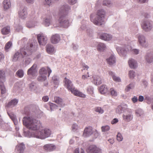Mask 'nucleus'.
Segmentation results:
<instances>
[{
    "instance_id": "nucleus-47",
    "label": "nucleus",
    "mask_w": 153,
    "mask_h": 153,
    "mask_svg": "<svg viewBox=\"0 0 153 153\" xmlns=\"http://www.w3.org/2000/svg\"><path fill=\"white\" fill-rule=\"evenodd\" d=\"M111 4V1L108 0H104L102 1V4L103 6H109Z\"/></svg>"
},
{
    "instance_id": "nucleus-58",
    "label": "nucleus",
    "mask_w": 153,
    "mask_h": 153,
    "mask_svg": "<svg viewBox=\"0 0 153 153\" xmlns=\"http://www.w3.org/2000/svg\"><path fill=\"white\" fill-rule=\"evenodd\" d=\"M72 130L74 131H76V130L78 129V125L76 124H74L72 127Z\"/></svg>"
},
{
    "instance_id": "nucleus-6",
    "label": "nucleus",
    "mask_w": 153,
    "mask_h": 153,
    "mask_svg": "<svg viewBox=\"0 0 153 153\" xmlns=\"http://www.w3.org/2000/svg\"><path fill=\"white\" fill-rule=\"evenodd\" d=\"M131 48L129 46L126 47L125 48H122L118 47L116 48V50L120 56H124L126 55L127 52L131 50Z\"/></svg>"
},
{
    "instance_id": "nucleus-10",
    "label": "nucleus",
    "mask_w": 153,
    "mask_h": 153,
    "mask_svg": "<svg viewBox=\"0 0 153 153\" xmlns=\"http://www.w3.org/2000/svg\"><path fill=\"white\" fill-rule=\"evenodd\" d=\"M38 42L40 45H45L47 43V38L43 34H39L37 35Z\"/></svg>"
},
{
    "instance_id": "nucleus-61",
    "label": "nucleus",
    "mask_w": 153,
    "mask_h": 153,
    "mask_svg": "<svg viewBox=\"0 0 153 153\" xmlns=\"http://www.w3.org/2000/svg\"><path fill=\"white\" fill-rule=\"evenodd\" d=\"M22 27L20 25H18L16 27V30L17 31L19 32L21 31L22 29Z\"/></svg>"
},
{
    "instance_id": "nucleus-41",
    "label": "nucleus",
    "mask_w": 153,
    "mask_h": 153,
    "mask_svg": "<svg viewBox=\"0 0 153 153\" xmlns=\"http://www.w3.org/2000/svg\"><path fill=\"white\" fill-rule=\"evenodd\" d=\"M12 46V43L11 41H9L5 45L4 47L5 50L7 51L10 48H11Z\"/></svg>"
},
{
    "instance_id": "nucleus-51",
    "label": "nucleus",
    "mask_w": 153,
    "mask_h": 153,
    "mask_svg": "<svg viewBox=\"0 0 153 153\" xmlns=\"http://www.w3.org/2000/svg\"><path fill=\"white\" fill-rule=\"evenodd\" d=\"M145 100L147 101V103L149 104H150L151 102L152 103L153 101V100L148 96H146L145 97Z\"/></svg>"
},
{
    "instance_id": "nucleus-56",
    "label": "nucleus",
    "mask_w": 153,
    "mask_h": 153,
    "mask_svg": "<svg viewBox=\"0 0 153 153\" xmlns=\"http://www.w3.org/2000/svg\"><path fill=\"white\" fill-rule=\"evenodd\" d=\"M117 140L119 142L122 141L123 140V137L122 135L120 133H118L117 136Z\"/></svg>"
},
{
    "instance_id": "nucleus-36",
    "label": "nucleus",
    "mask_w": 153,
    "mask_h": 153,
    "mask_svg": "<svg viewBox=\"0 0 153 153\" xmlns=\"http://www.w3.org/2000/svg\"><path fill=\"white\" fill-rule=\"evenodd\" d=\"M16 76L19 78H22L24 75V71L22 69H19L16 73Z\"/></svg>"
},
{
    "instance_id": "nucleus-11",
    "label": "nucleus",
    "mask_w": 153,
    "mask_h": 153,
    "mask_svg": "<svg viewBox=\"0 0 153 153\" xmlns=\"http://www.w3.org/2000/svg\"><path fill=\"white\" fill-rule=\"evenodd\" d=\"M138 42L139 44L143 47H146L148 44L146 41L144 36L142 35H139L138 36Z\"/></svg>"
},
{
    "instance_id": "nucleus-4",
    "label": "nucleus",
    "mask_w": 153,
    "mask_h": 153,
    "mask_svg": "<svg viewBox=\"0 0 153 153\" xmlns=\"http://www.w3.org/2000/svg\"><path fill=\"white\" fill-rule=\"evenodd\" d=\"M105 14V12L104 10H99L97 11L96 15L92 14L90 15V20L96 25H101L102 23L103 22Z\"/></svg>"
},
{
    "instance_id": "nucleus-27",
    "label": "nucleus",
    "mask_w": 153,
    "mask_h": 153,
    "mask_svg": "<svg viewBox=\"0 0 153 153\" xmlns=\"http://www.w3.org/2000/svg\"><path fill=\"white\" fill-rule=\"evenodd\" d=\"M128 63L130 67L131 68H135L137 66V62L133 59H130L128 61Z\"/></svg>"
},
{
    "instance_id": "nucleus-39",
    "label": "nucleus",
    "mask_w": 153,
    "mask_h": 153,
    "mask_svg": "<svg viewBox=\"0 0 153 153\" xmlns=\"http://www.w3.org/2000/svg\"><path fill=\"white\" fill-rule=\"evenodd\" d=\"M3 82H0V88L1 94H4L6 91V88Z\"/></svg>"
},
{
    "instance_id": "nucleus-8",
    "label": "nucleus",
    "mask_w": 153,
    "mask_h": 153,
    "mask_svg": "<svg viewBox=\"0 0 153 153\" xmlns=\"http://www.w3.org/2000/svg\"><path fill=\"white\" fill-rule=\"evenodd\" d=\"M88 153H102V150L95 145H91L87 148Z\"/></svg>"
},
{
    "instance_id": "nucleus-46",
    "label": "nucleus",
    "mask_w": 153,
    "mask_h": 153,
    "mask_svg": "<svg viewBox=\"0 0 153 153\" xmlns=\"http://www.w3.org/2000/svg\"><path fill=\"white\" fill-rule=\"evenodd\" d=\"M73 153H85V152L82 149H79V148H77L74 150Z\"/></svg>"
},
{
    "instance_id": "nucleus-43",
    "label": "nucleus",
    "mask_w": 153,
    "mask_h": 153,
    "mask_svg": "<svg viewBox=\"0 0 153 153\" xmlns=\"http://www.w3.org/2000/svg\"><path fill=\"white\" fill-rule=\"evenodd\" d=\"M10 118L13 120L14 124L16 125L17 124V122L16 119L15 118V116L13 114H8Z\"/></svg>"
},
{
    "instance_id": "nucleus-7",
    "label": "nucleus",
    "mask_w": 153,
    "mask_h": 153,
    "mask_svg": "<svg viewBox=\"0 0 153 153\" xmlns=\"http://www.w3.org/2000/svg\"><path fill=\"white\" fill-rule=\"evenodd\" d=\"M142 27L143 29L145 31H149L152 28V21L149 20L145 21L142 24Z\"/></svg>"
},
{
    "instance_id": "nucleus-13",
    "label": "nucleus",
    "mask_w": 153,
    "mask_h": 153,
    "mask_svg": "<svg viewBox=\"0 0 153 153\" xmlns=\"http://www.w3.org/2000/svg\"><path fill=\"white\" fill-rule=\"evenodd\" d=\"M18 14L19 17L21 18L24 19L26 18L27 14L26 7L23 6L21 7L18 11Z\"/></svg>"
},
{
    "instance_id": "nucleus-24",
    "label": "nucleus",
    "mask_w": 153,
    "mask_h": 153,
    "mask_svg": "<svg viewBox=\"0 0 153 153\" xmlns=\"http://www.w3.org/2000/svg\"><path fill=\"white\" fill-rule=\"evenodd\" d=\"M18 102V100L16 99H13L8 102L6 105V107L11 108L17 105Z\"/></svg>"
},
{
    "instance_id": "nucleus-44",
    "label": "nucleus",
    "mask_w": 153,
    "mask_h": 153,
    "mask_svg": "<svg viewBox=\"0 0 153 153\" xmlns=\"http://www.w3.org/2000/svg\"><path fill=\"white\" fill-rule=\"evenodd\" d=\"M128 75L130 78H133L135 76V73L133 70H131L129 71Z\"/></svg>"
},
{
    "instance_id": "nucleus-50",
    "label": "nucleus",
    "mask_w": 153,
    "mask_h": 153,
    "mask_svg": "<svg viewBox=\"0 0 153 153\" xmlns=\"http://www.w3.org/2000/svg\"><path fill=\"white\" fill-rule=\"evenodd\" d=\"M50 106L51 111L57 108L58 107L56 104L52 103H50Z\"/></svg>"
},
{
    "instance_id": "nucleus-59",
    "label": "nucleus",
    "mask_w": 153,
    "mask_h": 153,
    "mask_svg": "<svg viewBox=\"0 0 153 153\" xmlns=\"http://www.w3.org/2000/svg\"><path fill=\"white\" fill-rule=\"evenodd\" d=\"M27 39L26 38H24L21 40L19 41L18 42V44L21 43L23 45L24 44L25 45L26 42L27 41Z\"/></svg>"
},
{
    "instance_id": "nucleus-25",
    "label": "nucleus",
    "mask_w": 153,
    "mask_h": 153,
    "mask_svg": "<svg viewBox=\"0 0 153 153\" xmlns=\"http://www.w3.org/2000/svg\"><path fill=\"white\" fill-rule=\"evenodd\" d=\"M107 61L110 65H112L116 62V58L114 56L112 55L106 59Z\"/></svg>"
},
{
    "instance_id": "nucleus-32",
    "label": "nucleus",
    "mask_w": 153,
    "mask_h": 153,
    "mask_svg": "<svg viewBox=\"0 0 153 153\" xmlns=\"http://www.w3.org/2000/svg\"><path fill=\"white\" fill-rule=\"evenodd\" d=\"M100 92L102 94L106 93L108 91V88L105 85H102L99 88Z\"/></svg>"
},
{
    "instance_id": "nucleus-12",
    "label": "nucleus",
    "mask_w": 153,
    "mask_h": 153,
    "mask_svg": "<svg viewBox=\"0 0 153 153\" xmlns=\"http://www.w3.org/2000/svg\"><path fill=\"white\" fill-rule=\"evenodd\" d=\"M56 146L53 144H47L43 146V149L47 152H51L55 150Z\"/></svg>"
},
{
    "instance_id": "nucleus-31",
    "label": "nucleus",
    "mask_w": 153,
    "mask_h": 153,
    "mask_svg": "<svg viewBox=\"0 0 153 153\" xmlns=\"http://www.w3.org/2000/svg\"><path fill=\"white\" fill-rule=\"evenodd\" d=\"M146 59L149 63L152 62L153 61V54L152 53H148L146 56Z\"/></svg>"
},
{
    "instance_id": "nucleus-26",
    "label": "nucleus",
    "mask_w": 153,
    "mask_h": 153,
    "mask_svg": "<svg viewBox=\"0 0 153 153\" xmlns=\"http://www.w3.org/2000/svg\"><path fill=\"white\" fill-rule=\"evenodd\" d=\"M53 101L59 104L61 107H63L65 106V105L62 101V100L59 97H55L53 99Z\"/></svg>"
},
{
    "instance_id": "nucleus-5",
    "label": "nucleus",
    "mask_w": 153,
    "mask_h": 153,
    "mask_svg": "<svg viewBox=\"0 0 153 153\" xmlns=\"http://www.w3.org/2000/svg\"><path fill=\"white\" fill-rule=\"evenodd\" d=\"M37 65L34 64L27 71V74L29 79H34L38 75V71L37 69Z\"/></svg>"
},
{
    "instance_id": "nucleus-29",
    "label": "nucleus",
    "mask_w": 153,
    "mask_h": 153,
    "mask_svg": "<svg viewBox=\"0 0 153 153\" xmlns=\"http://www.w3.org/2000/svg\"><path fill=\"white\" fill-rule=\"evenodd\" d=\"M46 50L47 52L50 54H52L54 51V48L53 46L50 44H48L46 46Z\"/></svg>"
},
{
    "instance_id": "nucleus-19",
    "label": "nucleus",
    "mask_w": 153,
    "mask_h": 153,
    "mask_svg": "<svg viewBox=\"0 0 153 153\" xmlns=\"http://www.w3.org/2000/svg\"><path fill=\"white\" fill-rule=\"evenodd\" d=\"M60 40V37L58 34L53 35L51 38V42L54 44H56L59 42Z\"/></svg>"
},
{
    "instance_id": "nucleus-54",
    "label": "nucleus",
    "mask_w": 153,
    "mask_h": 153,
    "mask_svg": "<svg viewBox=\"0 0 153 153\" xmlns=\"http://www.w3.org/2000/svg\"><path fill=\"white\" fill-rule=\"evenodd\" d=\"M134 86V85L133 84L130 83V84L128 85L126 87V91L128 92L132 88H133Z\"/></svg>"
},
{
    "instance_id": "nucleus-9",
    "label": "nucleus",
    "mask_w": 153,
    "mask_h": 153,
    "mask_svg": "<svg viewBox=\"0 0 153 153\" xmlns=\"http://www.w3.org/2000/svg\"><path fill=\"white\" fill-rule=\"evenodd\" d=\"M64 86L68 90L70 91L74 87L72 82L69 79L65 77L63 80Z\"/></svg>"
},
{
    "instance_id": "nucleus-40",
    "label": "nucleus",
    "mask_w": 153,
    "mask_h": 153,
    "mask_svg": "<svg viewBox=\"0 0 153 153\" xmlns=\"http://www.w3.org/2000/svg\"><path fill=\"white\" fill-rule=\"evenodd\" d=\"M111 95L113 97H116L117 95V92L113 88H110L109 90Z\"/></svg>"
},
{
    "instance_id": "nucleus-15",
    "label": "nucleus",
    "mask_w": 153,
    "mask_h": 153,
    "mask_svg": "<svg viewBox=\"0 0 153 153\" xmlns=\"http://www.w3.org/2000/svg\"><path fill=\"white\" fill-rule=\"evenodd\" d=\"M122 117L123 120L124 121L126 122H129L133 119V116L132 112L129 111L123 114Z\"/></svg>"
},
{
    "instance_id": "nucleus-14",
    "label": "nucleus",
    "mask_w": 153,
    "mask_h": 153,
    "mask_svg": "<svg viewBox=\"0 0 153 153\" xmlns=\"http://www.w3.org/2000/svg\"><path fill=\"white\" fill-rule=\"evenodd\" d=\"M127 104H123L116 108V112L119 114L122 113L127 109Z\"/></svg>"
},
{
    "instance_id": "nucleus-62",
    "label": "nucleus",
    "mask_w": 153,
    "mask_h": 153,
    "mask_svg": "<svg viewBox=\"0 0 153 153\" xmlns=\"http://www.w3.org/2000/svg\"><path fill=\"white\" fill-rule=\"evenodd\" d=\"M133 53L135 54H138L139 52V50L136 49H134L131 50Z\"/></svg>"
},
{
    "instance_id": "nucleus-3",
    "label": "nucleus",
    "mask_w": 153,
    "mask_h": 153,
    "mask_svg": "<svg viewBox=\"0 0 153 153\" xmlns=\"http://www.w3.org/2000/svg\"><path fill=\"white\" fill-rule=\"evenodd\" d=\"M33 45L31 43H27L24 48L20 49V53L17 51L14 55L13 61L16 62L22 58L30 55L33 52Z\"/></svg>"
},
{
    "instance_id": "nucleus-16",
    "label": "nucleus",
    "mask_w": 153,
    "mask_h": 153,
    "mask_svg": "<svg viewBox=\"0 0 153 153\" xmlns=\"http://www.w3.org/2000/svg\"><path fill=\"white\" fill-rule=\"evenodd\" d=\"M93 133L92 127L91 126H89L85 128L84 129L83 135L85 137H89Z\"/></svg>"
},
{
    "instance_id": "nucleus-57",
    "label": "nucleus",
    "mask_w": 153,
    "mask_h": 153,
    "mask_svg": "<svg viewBox=\"0 0 153 153\" xmlns=\"http://www.w3.org/2000/svg\"><path fill=\"white\" fill-rule=\"evenodd\" d=\"M87 91L89 94H92L93 93V88L91 86H89L87 88Z\"/></svg>"
},
{
    "instance_id": "nucleus-17",
    "label": "nucleus",
    "mask_w": 153,
    "mask_h": 153,
    "mask_svg": "<svg viewBox=\"0 0 153 153\" xmlns=\"http://www.w3.org/2000/svg\"><path fill=\"white\" fill-rule=\"evenodd\" d=\"M43 24L46 27H48L52 23V18L51 16L46 17L43 19Z\"/></svg>"
},
{
    "instance_id": "nucleus-55",
    "label": "nucleus",
    "mask_w": 153,
    "mask_h": 153,
    "mask_svg": "<svg viewBox=\"0 0 153 153\" xmlns=\"http://www.w3.org/2000/svg\"><path fill=\"white\" fill-rule=\"evenodd\" d=\"M51 0H45L44 2V4L46 6H50L51 5Z\"/></svg>"
},
{
    "instance_id": "nucleus-53",
    "label": "nucleus",
    "mask_w": 153,
    "mask_h": 153,
    "mask_svg": "<svg viewBox=\"0 0 153 153\" xmlns=\"http://www.w3.org/2000/svg\"><path fill=\"white\" fill-rule=\"evenodd\" d=\"M31 59L29 58H27L25 59L24 64L25 66L29 64L30 63Z\"/></svg>"
},
{
    "instance_id": "nucleus-37",
    "label": "nucleus",
    "mask_w": 153,
    "mask_h": 153,
    "mask_svg": "<svg viewBox=\"0 0 153 153\" xmlns=\"http://www.w3.org/2000/svg\"><path fill=\"white\" fill-rule=\"evenodd\" d=\"M10 32V27L9 26H7L3 28L1 30V33L4 35L8 34Z\"/></svg>"
},
{
    "instance_id": "nucleus-18",
    "label": "nucleus",
    "mask_w": 153,
    "mask_h": 153,
    "mask_svg": "<svg viewBox=\"0 0 153 153\" xmlns=\"http://www.w3.org/2000/svg\"><path fill=\"white\" fill-rule=\"evenodd\" d=\"M51 72V70L48 67L46 68L43 67L39 71V73L40 75L46 74L48 73V76H49Z\"/></svg>"
},
{
    "instance_id": "nucleus-45",
    "label": "nucleus",
    "mask_w": 153,
    "mask_h": 153,
    "mask_svg": "<svg viewBox=\"0 0 153 153\" xmlns=\"http://www.w3.org/2000/svg\"><path fill=\"white\" fill-rule=\"evenodd\" d=\"M29 88L32 90H35L36 88V85L35 83L32 82L29 85Z\"/></svg>"
},
{
    "instance_id": "nucleus-52",
    "label": "nucleus",
    "mask_w": 153,
    "mask_h": 153,
    "mask_svg": "<svg viewBox=\"0 0 153 153\" xmlns=\"http://www.w3.org/2000/svg\"><path fill=\"white\" fill-rule=\"evenodd\" d=\"M136 114L140 116L143 113V110L141 109H138L135 111Z\"/></svg>"
},
{
    "instance_id": "nucleus-30",
    "label": "nucleus",
    "mask_w": 153,
    "mask_h": 153,
    "mask_svg": "<svg viewBox=\"0 0 153 153\" xmlns=\"http://www.w3.org/2000/svg\"><path fill=\"white\" fill-rule=\"evenodd\" d=\"M37 23V21L33 20L28 21L26 23V26L28 28H33L34 27Z\"/></svg>"
},
{
    "instance_id": "nucleus-34",
    "label": "nucleus",
    "mask_w": 153,
    "mask_h": 153,
    "mask_svg": "<svg viewBox=\"0 0 153 153\" xmlns=\"http://www.w3.org/2000/svg\"><path fill=\"white\" fill-rule=\"evenodd\" d=\"M106 48L105 45L102 43H99L97 45V50L99 51H102Z\"/></svg>"
},
{
    "instance_id": "nucleus-21",
    "label": "nucleus",
    "mask_w": 153,
    "mask_h": 153,
    "mask_svg": "<svg viewBox=\"0 0 153 153\" xmlns=\"http://www.w3.org/2000/svg\"><path fill=\"white\" fill-rule=\"evenodd\" d=\"M100 38L101 39L105 41H109L112 39V36L110 34L103 33L100 35Z\"/></svg>"
},
{
    "instance_id": "nucleus-48",
    "label": "nucleus",
    "mask_w": 153,
    "mask_h": 153,
    "mask_svg": "<svg viewBox=\"0 0 153 153\" xmlns=\"http://www.w3.org/2000/svg\"><path fill=\"white\" fill-rule=\"evenodd\" d=\"M102 132H105L109 131L110 129V127L108 125L102 126L101 127Z\"/></svg>"
},
{
    "instance_id": "nucleus-22",
    "label": "nucleus",
    "mask_w": 153,
    "mask_h": 153,
    "mask_svg": "<svg viewBox=\"0 0 153 153\" xmlns=\"http://www.w3.org/2000/svg\"><path fill=\"white\" fill-rule=\"evenodd\" d=\"M74 95L78 97H79L83 98H85V95L82 92L79 91L77 89H75V87L70 91Z\"/></svg>"
},
{
    "instance_id": "nucleus-64",
    "label": "nucleus",
    "mask_w": 153,
    "mask_h": 153,
    "mask_svg": "<svg viewBox=\"0 0 153 153\" xmlns=\"http://www.w3.org/2000/svg\"><path fill=\"white\" fill-rule=\"evenodd\" d=\"M148 82L146 81L143 80L142 81V84L145 87H146L148 85Z\"/></svg>"
},
{
    "instance_id": "nucleus-23",
    "label": "nucleus",
    "mask_w": 153,
    "mask_h": 153,
    "mask_svg": "<svg viewBox=\"0 0 153 153\" xmlns=\"http://www.w3.org/2000/svg\"><path fill=\"white\" fill-rule=\"evenodd\" d=\"M92 78L94 79L93 82L95 85H99L102 83V79L99 76L94 75L93 76Z\"/></svg>"
},
{
    "instance_id": "nucleus-20",
    "label": "nucleus",
    "mask_w": 153,
    "mask_h": 153,
    "mask_svg": "<svg viewBox=\"0 0 153 153\" xmlns=\"http://www.w3.org/2000/svg\"><path fill=\"white\" fill-rule=\"evenodd\" d=\"M25 148V145L22 143L18 145L15 149V151L18 153H23Z\"/></svg>"
},
{
    "instance_id": "nucleus-63",
    "label": "nucleus",
    "mask_w": 153,
    "mask_h": 153,
    "mask_svg": "<svg viewBox=\"0 0 153 153\" xmlns=\"http://www.w3.org/2000/svg\"><path fill=\"white\" fill-rule=\"evenodd\" d=\"M77 0H68L69 3L71 4H74L76 3Z\"/></svg>"
},
{
    "instance_id": "nucleus-35",
    "label": "nucleus",
    "mask_w": 153,
    "mask_h": 153,
    "mask_svg": "<svg viewBox=\"0 0 153 153\" xmlns=\"http://www.w3.org/2000/svg\"><path fill=\"white\" fill-rule=\"evenodd\" d=\"M5 80V73L3 70H0V82H4Z\"/></svg>"
},
{
    "instance_id": "nucleus-1",
    "label": "nucleus",
    "mask_w": 153,
    "mask_h": 153,
    "mask_svg": "<svg viewBox=\"0 0 153 153\" xmlns=\"http://www.w3.org/2000/svg\"><path fill=\"white\" fill-rule=\"evenodd\" d=\"M22 122L24 125L30 130L23 128V134L25 137L43 139L50 137L51 134V131L48 128H45L41 131L39 130L41 126V123L32 116L24 117L22 119Z\"/></svg>"
},
{
    "instance_id": "nucleus-33",
    "label": "nucleus",
    "mask_w": 153,
    "mask_h": 153,
    "mask_svg": "<svg viewBox=\"0 0 153 153\" xmlns=\"http://www.w3.org/2000/svg\"><path fill=\"white\" fill-rule=\"evenodd\" d=\"M52 81L54 85H58L59 82V78L58 76L54 75L52 77Z\"/></svg>"
},
{
    "instance_id": "nucleus-2",
    "label": "nucleus",
    "mask_w": 153,
    "mask_h": 153,
    "mask_svg": "<svg viewBox=\"0 0 153 153\" xmlns=\"http://www.w3.org/2000/svg\"><path fill=\"white\" fill-rule=\"evenodd\" d=\"M70 9L69 6L67 4H65L60 6L58 14L59 24L58 25H53L54 27H61L67 28L69 26V22L66 15Z\"/></svg>"
},
{
    "instance_id": "nucleus-49",
    "label": "nucleus",
    "mask_w": 153,
    "mask_h": 153,
    "mask_svg": "<svg viewBox=\"0 0 153 153\" xmlns=\"http://www.w3.org/2000/svg\"><path fill=\"white\" fill-rule=\"evenodd\" d=\"M95 111L99 114H102L104 112L103 110L100 107H97L95 108Z\"/></svg>"
},
{
    "instance_id": "nucleus-28",
    "label": "nucleus",
    "mask_w": 153,
    "mask_h": 153,
    "mask_svg": "<svg viewBox=\"0 0 153 153\" xmlns=\"http://www.w3.org/2000/svg\"><path fill=\"white\" fill-rule=\"evenodd\" d=\"M10 0H4L3 2V6L4 10L9 9L11 7Z\"/></svg>"
},
{
    "instance_id": "nucleus-38",
    "label": "nucleus",
    "mask_w": 153,
    "mask_h": 153,
    "mask_svg": "<svg viewBox=\"0 0 153 153\" xmlns=\"http://www.w3.org/2000/svg\"><path fill=\"white\" fill-rule=\"evenodd\" d=\"M0 126L5 131L10 130L9 125L7 124L4 123V122H2L0 124Z\"/></svg>"
},
{
    "instance_id": "nucleus-42",
    "label": "nucleus",
    "mask_w": 153,
    "mask_h": 153,
    "mask_svg": "<svg viewBox=\"0 0 153 153\" xmlns=\"http://www.w3.org/2000/svg\"><path fill=\"white\" fill-rule=\"evenodd\" d=\"M47 79L46 76L43 75H41L37 77V80L39 81L43 82L45 81Z\"/></svg>"
},
{
    "instance_id": "nucleus-60",
    "label": "nucleus",
    "mask_w": 153,
    "mask_h": 153,
    "mask_svg": "<svg viewBox=\"0 0 153 153\" xmlns=\"http://www.w3.org/2000/svg\"><path fill=\"white\" fill-rule=\"evenodd\" d=\"M113 80L116 82H120L121 81V79L120 77L117 76L115 75L112 78Z\"/></svg>"
}]
</instances>
